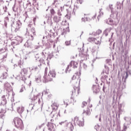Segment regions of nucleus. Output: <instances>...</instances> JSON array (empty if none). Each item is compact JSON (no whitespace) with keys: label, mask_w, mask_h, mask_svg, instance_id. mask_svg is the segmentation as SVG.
I'll return each instance as SVG.
<instances>
[{"label":"nucleus","mask_w":131,"mask_h":131,"mask_svg":"<svg viewBox=\"0 0 131 131\" xmlns=\"http://www.w3.org/2000/svg\"><path fill=\"white\" fill-rule=\"evenodd\" d=\"M80 75L81 73L79 71L75 73L72 78L73 89L71 92V99L77 98L80 94Z\"/></svg>","instance_id":"f257e3e1"},{"label":"nucleus","mask_w":131,"mask_h":131,"mask_svg":"<svg viewBox=\"0 0 131 131\" xmlns=\"http://www.w3.org/2000/svg\"><path fill=\"white\" fill-rule=\"evenodd\" d=\"M56 77V72L54 70L50 71L48 75L45 74L42 81L44 83L47 82H50V81H53V78Z\"/></svg>","instance_id":"f03ea898"},{"label":"nucleus","mask_w":131,"mask_h":131,"mask_svg":"<svg viewBox=\"0 0 131 131\" xmlns=\"http://www.w3.org/2000/svg\"><path fill=\"white\" fill-rule=\"evenodd\" d=\"M13 122L15 127L19 128V129H23L24 128V124H23V121L18 117L14 118L13 119Z\"/></svg>","instance_id":"7ed1b4c3"},{"label":"nucleus","mask_w":131,"mask_h":131,"mask_svg":"<svg viewBox=\"0 0 131 131\" xmlns=\"http://www.w3.org/2000/svg\"><path fill=\"white\" fill-rule=\"evenodd\" d=\"M88 40L89 42H95V45H101V39L99 38L89 37Z\"/></svg>","instance_id":"20e7f679"},{"label":"nucleus","mask_w":131,"mask_h":131,"mask_svg":"<svg viewBox=\"0 0 131 131\" xmlns=\"http://www.w3.org/2000/svg\"><path fill=\"white\" fill-rule=\"evenodd\" d=\"M78 66V63L77 62L72 61L66 68V71H68V70H69V68H71V67H72V68H77Z\"/></svg>","instance_id":"39448f33"},{"label":"nucleus","mask_w":131,"mask_h":131,"mask_svg":"<svg viewBox=\"0 0 131 131\" xmlns=\"http://www.w3.org/2000/svg\"><path fill=\"white\" fill-rule=\"evenodd\" d=\"M74 122L76 124L79 125V126H83V125H84V123H83V121L80 120V119H79V118L77 117H75L74 118Z\"/></svg>","instance_id":"423d86ee"},{"label":"nucleus","mask_w":131,"mask_h":131,"mask_svg":"<svg viewBox=\"0 0 131 131\" xmlns=\"http://www.w3.org/2000/svg\"><path fill=\"white\" fill-rule=\"evenodd\" d=\"M92 107H93V105L89 104V105L87 106V108L83 110V114H85L87 116L91 115V111L90 110V108H92Z\"/></svg>","instance_id":"0eeeda50"},{"label":"nucleus","mask_w":131,"mask_h":131,"mask_svg":"<svg viewBox=\"0 0 131 131\" xmlns=\"http://www.w3.org/2000/svg\"><path fill=\"white\" fill-rule=\"evenodd\" d=\"M29 35H30L31 39V40H33L34 36H36V31H35V29L34 28H32L31 29L30 32L29 33Z\"/></svg>","instance_id":"6e6552de"},{"label":"nucleus","mask_w":131,"mask_h":131,"mask_svg":"<svg viewBox=\"0 0 131 131\" xmlns=\"http://www.w3.org/2000/svg\"><path fill=\"white\" fill-rule=\"evenodd\" d=\"M4 88L8 92H10L12 91V86H11V84L8 82H6L4 84Z\"/></svg>","instance_id":"1a4fd4ad"},{"label":"nucleus","mask_w":131,"mask_h":131,"mask_svg":"<svg viewBox=\"0 0 131 131\" xmlns=\"http://www.w3.org/2000/svg\"><path fill=\"white\" fill-rule=\"evenodd\" d=\"M47 126L48 130L50 131H55V128L54 127V123L48 122L47 123Z\"/></svg>","instance_id":"9d476101"},{"label":"nucleus","mask_w":131,"mask_h":131,"mask_svg":"<svg viewBox=\"0 0 131 131\" xmlns=\"http://www.w3.org/2000/svg\"><path fill=\"white\" fill-rule=\"evenodd\" d=\"M53 110H57L59 107V104L57 102H53L51 105Z\"/></svg>","instance_id":"9b49d317"},{"label":"nucleus","mask_w":131,"mask_h":131,"mask_svg":"<svg viewBox=\"0 0 131 131\" xmlns=\"http://www.w3.org/2000/svg\"><path fill=\"white\" fill-rule=\"evenodd\" d=\"M17 111L19 114H21L24 112V107L20 106L17 108Z\"/></svg>","instance_id":"f8f14e48"},{"label":"nucleus","mask_w":131,"mask_h":131,"mask_svg":"<svg viewBox=\"0 0 131 131\" xmlns=\"http://www.w3.org/2000/svg\"><path fill=\"white\" fill-rule=\"evenodd\" d=\"M69 31V27H68L66 28L63 29V32L62 33V35H64L65 34H67V33H68Z\"/></svg>","instance_id":"ddd939ff"},{"label":"nucleus","mask_w":131,"mask_h":131,"mask_svg":"<svg viewBox=\"0 0 131 131\" xmlns=\"http://www.w3.org/2000/svg\"><path fill=\"white\" fill-rule=\"evenodd\" d=\"M102 33V31L100 29H98L96 31V32L92 33V34L94 35V36H96V35H100Z\"/></svg>","instance_id":"4468645a"},{"label":"nucleus","mask_w":131,"mask_h":131,"mask_svg":"<svg viewBox=\"0 0 131 131\" xmlns=\"http://www.w3.org/2000/svg\"><path fill=\"white\" fill-rule=\"evenodd\" d=\"M6 110H2L0 112V118H4V116H5V114H6Z\"/></svg>","instance_id":"2eb2a0df"},{"label":"nucleus","mask_w":131,"mask_h":131,"mask_svg":"<svg viewBox=\"0 0 131 131\" xmlns=\"http://www.w3.org/2000/svg\"><path fill=\"white\" fill-rule=\"evenodd\" d=\"M93 91L94 93L97 94V93H99L100 92V88H99V87L95 86L94 88Z\"/></svg>","instance_id":"dca6fc26"},{"label":"nucleus","mask_w":131,"mask_h":131,"mask_svg":"<svg viewBox=\"0 0 131 131\" xmlns=\"http://www.w3.org/2000/svg\"><path fill=\"white\" fill-rule=\"evenodd\" d=\"M53 21H55L56 23H58L60 21V19L58 18V16H54L53 17Z\"/></svg>","instance_id":"f3484780"},{"label":"nucleus","mask_w":131,"mask_h":131,"mask_svg":"<svg viewBox=\"0 0 131 131\" xmlns=\"http://www.w3.org/2000/svg\"><path fill=\"white\" fill-rule=\"evenodd\" d=\"M3 98V102H1V104L2 105H6L7 104V100H6V98H5V96L2 97Z\"/></svg>","instance_id":"a211bd4d"},{"label":"nucleus","mask_w":131,"mask_h":131,"mask_svg":"<svg viewBox=\"0 0 131 131\" xmlns=\"http://www.w3.org/2000/svg\"><path fill=\"white\" fill-rule=\"evenodd\" d=\"M99 15H98L97 19L98 20H100V17H101V16H102L103 15H104V13H103V12H102V11H99Z\"/></svg>","instance_id":"6ab92c4d"},{"label":"nucleus","mask_w":131,"mask_h":131,"mask_svg":"<svg viewBox=\"0 0 131 131\" xmlns=\"http://www.w3.org/2000/svg\"><path fill=\"white\" fill-rule=\"evenodd\" d=\"M50 12L52 15H55V14L56 13V12H55V10H54V9L50 10Z\"/></svg>","instance_id":"aec40b11"},{"label":"nucleus","mask_w":131,"mask_h":131,"mask_svg":"<svg viewBox=\"0 0 131 131\" xmlns=\"http://www.w3.org/2000/svg\"><path fill=\"white\" fill-rule=\"evenodd\" d=\"M88 105V103L85 101H83L82 103V107H84V106H86Z\"/></svg>","instance_id":"412c9836"},{"label":"nucleus","mask_w":131,"mask_h":131,"mask_svg":"<svg viewBox=\"0 0 131 131\" xmlns=\"http://www.w3.org/2000/svg\"><path fill=\"white\" fill-rule=\"evenodd\" d=\"M77 3L81 5L83 3V0H77Z\"/></svg>","instance_id":"4be33fe9"},{"label":"nucleus","mask_w":131,"mask_h":131,"mask_svg":"<svg viewBox=\"0 0 131 131\" xmlns=\"http://www.w3.org/2000/svg\"><path fill=\"white\" fill-rule=\"evenodd\" d=\"M122 6V5H121V4H120V3H119L118 4V7H117V9H121V7Z\"/></svg>","instance_id":"5701e85b"},{"label":"nucleus","mask_w":131,"mask_h":131,"mask_svg":"<svg viewBox=\"0 0 131 131\" xmlns=\"http://www.w3.org/2000/svg\"><path fill=\"white\" fill-rule=\"evenodd\" d=\"M65 43L66 45V46H69L70 45V41H66Z\"/></svg>","instance_id":"b1692460"},{"label":"nucleus","mask_w":131,"mask_h":131,"mask_svg":"<svg viewBox=\"0 0 131 131\" xmlns=\"http://www.w3.org/2000/svg\"><path fill=\"white\" fill-rule=\"evenodd\" d=\"M128 77V73L127 72H126V76H125V79Z\"/></svg>","instance_id":"393cba45"},{"label":"nucleus","mask_w":131,"mask_h":131,"mask_svg":"<svg viewBox=\"0 0 131 131\" xmlns=\"http://www.w3.org/2000/svg\"><path fill=\"white\" fill-rule=\"evenodd\" d=\"M37 99V97L36 96L34 97V98H32V100L34 101V100H36Z\"/></svg>","instance_id":"a878e982"},{"label":"nucleus","mask_w":131,"mask_h":131,"mask_svg":"<svg viewBox=\"0 0 131 131\" xmlns=\"http://www.w3.org/2000/svg\"><path fill=\"white\" fill-rule=\"evenodd\" d=\"M71 126V125H72V124H71V123H68L67 124V126Z\"/></svg>","instance_id":"bb28decb"},{"label":"nucleus","mask_w":131,"mask_h":131,"mask_svg":"<svg viewBox=\"0 0 131 131\" xmlns=\"http://www.w3.org/2000/svg\"><path fill=\"white\" fill-rule=\"evenodd\" d=\"M127 129V127H126V125H125V124L124 125V129Z\"/></svg>","instance_id":"cd10ccee"},{"label":"nucleus","mask_w":131,"mask_h":131,"mask_svg":"<svg viewBox=\"0 0 131 131\" xmlns=\"http://www.w3.org/2000/svg\"><path fill=\"white\" fill-rule=\"evenodd\" d=\"M96 17H97V15H94L93 17H92L93 19H96Z\"/></svg>","instance_id":"c85d7f7f"},{"label":"nucleus","mask_w":131,"mask_h":131,"mask_svg":"<svg viewBox=\"0 0 131 131\" xmlns=\"http://www.w3.org/2000/svg\"><path fill=\"white\" fill-rule=\"evenodd\" d=\"M109 22H110V23H113V20H112V19H110V20H109Z\"/></svg>","instance_id":"c756f323"},{"label":"nucleus","mask_w":131,"mask_h":131,"mask_svg":"<svg viewBox=\"0 0 131 131\" xmlns=\"http://www.w3.org/2000/svg\"><path fill=\"white\" fill-rule=\"evenodd\" d=\"M35 21H36V17H34V18H33V21H34V22H35Z\"/></svg>","instance_id":"7c9ffc66"},{"label":"nucleus","mask_w":131,"mask_h":131,"mask_svg":"<svg viewBox=\"0 0 131 131\" xmlns=\"http://www.w3.org/2000/svg\"><path fill=\"white\" fill-rule=\"evenodd\" d=\"M64 122H61V123H59V124H62V123H63Z\"/></svg>","instance_id":"2f4dec72"},{"label":"nucleus","mask_w":131,"mask_h":131,"mask_svg":"<svg viewBox=\"0 0 131 131\" xmlns=\"http://www.w3.org/2000/svg\"><path fill=\"white\" fill-rule=\"evenodd\" d=\"M40 102V99H38V103H39Z\"/></svg>","instance_id":"473e14b6"},{"label":"nucleus","mask_w":131,"mask_h":131,"mask_svg":"<svg viewBox=\"0 0 131 131\" xmlns=\"http://www.w3.org/2000/svg\"><path fill=\"white\" fill-rule=\"evenodd\" d=\"M45 70H46L45 72H46L47 70H48V68H46Z\"/></svg>","instance_id":"72a5a7b5"},{"label":"nucleus","mask_w":131,"mask_h":131,"mask_svg":"<svg viewBox=\"0 0 131 131\" xmlns=\"http://www.w3.org/2000/svg\"><path fill=\"white\" fill-rule=\"evenodd\" d=\"M4 78H7V76H5H5H4Z\"/></svg>","instance_id":"f704fd0d"},{"label":"nucleus","mask_w":131,"mask_h":131,"mask_svg":"<svg viewBox=\"0 0 131 131\" xmlns=\"http://www.w3.org/2000/svg\"><path fill=\"white\" fill-rule=\"evenodd\" d=\"M51 121H54V120L51 119Z\"/></svg>","instance_id":"c9c22d12"},{"label":"nucleus","mask_w":131,"mask_h":131,"mask_svg":"<svg viewBox=\"0 0 131 131\" xmlns=\"http://www.w3.org/2000/svg\"><path fill=\"white\" fill-rule=\"evenodd\" d=\"M108 35V34H106L105 36H107Z\"/></svg>","instance_id":"e433bc0d"},{"label":"nucleus","mask_w":131,"mask_h":131,"mask_svg":"<svg viewBox=\"0 0 131 131\" xmlns=\"http://www.w3.org/2000/svg\"><path fill=\"white\" fill-rule=\"evenodd\" d=\"M90 102H91V99H89V103H90Z\"/></svg>","instance_id":"4c0bfd02"},{"label":"nucleus","mask_w":131,"mask_h":131,"mask_svg":"<svg viewBox=\"0 0 131 131\" xmlns=\"http://www.w3.org/2000/svg\"><path fill=\"white\" fill-rule=\"evenodd\" d=\"M55 115L57 116V114H56Z\"/></svg>","instance_id":"58836bf2"},{"label":"nucleus","mask_w":131,"mask_h":131,"mask_svg":"<svg viewBox=\"0 0 131 131\" xmlns=\"http://www.w3.org/2000/svg\"><path fill=\"white\" fill-rule=\"evenodd\" d=\"M6 131H10V130H7Z\"/></svg>","instance_id":"ea45409f"},{"label":"nucleus","mask_w":131,"mask_h":131,"mask_svg":"<svg viewBox=\"0 0 131 131\" xmlns=\"http://www.w3.org/2000/svg\"><path fill=\"white\" fill-rule=\"evenodd\" d=\"M103 91H104V89H103Z\"/></svg>","instance_id":"a19ab883"}]
</instances>
